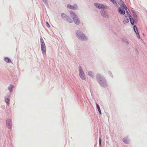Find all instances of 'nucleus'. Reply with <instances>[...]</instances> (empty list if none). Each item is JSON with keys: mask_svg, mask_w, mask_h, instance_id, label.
<instances>
[{"mask_svg": "<svg viewBox=\"0 0 147 147\" xmlns=\"http://www.w3.org/2000/svg\"><path fill=\"white\" fill-rule=\"evenodd\" d=\"M70 16L73 18V20L74 21V23L77 25H78L80 23L79 20L78 19V17H77L75 13L72 12H70Z\"/></svg>", "mask_w": 147, "mask_h": 147, "instance_id": "f257e3e1", "label": "nucleus"}, {"mask_svg": "<svg viewBox=\"0 0 147 147\" xmlns=\"http://www.w3.org/2000/svg\"><path fill=\"white\" fill-rule=\"evenodd\" d=\"M76 34L77 36L80 39L83 40L86 38L84 34L82 32L79 31H77Z\"/></svg>", "mask_w": 147, "mask_h": 147, "instance_id": "f03ea898", "label": "nucleus"}, {"mask_svg": "<svg viewBox=\"0 0 147 147\" xmlns=\"http://www.w3.org/2000/svg\"><path fill=\"white\" fill-rule=\"evenodd\" d=\"M6 125L9 129H11L12 126L11 120L10 119H7L6 121Z\"/></svg>", "mask_w": 147, "mask_h": 147, "instance_id": "7ed1b4c3", "label": "nucleus"}, {"mask_svg": "<svg viewBox=\"0 0 147 147\" xmlns=\"http://www.w3.org/2000/svg\"><path fill=\"white\" fill-rule=\"evenodd\" d=\"M94 5L98 8H106V6L104 5L98 3H95Z\"/></svg>", "mask_w": 147, "mask_h": 147, "instance_id": "20e7f679", "label": "nucleus"}, {"mask_svg": "<svg viewBox=\"0 0 147 147\" xmlns=\"http://www.w3.org/2000/svg\"><path fill=\"white\" fill-rule=\"evenodd\" d=\"M99 82L100 84L102 87H105L107 86V83L104 80H101Z\"/></svg>", "mask_w": 147, "mask_h": 147, "instance_id": "39448f33", "label": "nucleus"}, {"mask_svg": "<svg viewBox=\"0 0 147 147\" xmlns=\"http://www.w3.org/2000/svg\"><path fill=\"white\" fill-rule=\"evenodd\" d=\"M134 29L135 31V32L136 33V34L138 36V38H140V36L138 32V30L137 28L136 27V25H134Z\"/></svg>", "mask_w": 147, "mask_h": 147, "instance_id": "423d86ee", "label": "nucleus"}, {"mask_svg": "<svg viewBox=\"0 0 147 147\" xmlns=\"http://www.w3.org/2000/svg\"><path fill=\"white\" fill-rule=\"evenodd\" d=\"M119 12L120 14L123 15H124L125 14V10L123 8L121 9V8H119Z\"/></svg>", "mask_w": 147, "mask_h": 147, "instance_id": "0eeeda50", "label": "nucleus"}, {"mask_svg": "<svg viewBox=\"0 0 147 147\" xmlns=\"http://www.w3.org/2000/svg\"><path fill=\"white\" fill-rule=\"evenodd\" d=\"M67 7L70 9H75L76 8L77 6L76 5L72 6L69 4H68L67 5Z\"/></svg>", "mask_w": 147, "mask_h": 147, "instance_id": "6e6552de", "label": "nucleus"}, {"mask_svg": "<svg viewBox=\"0 0 147 147\" xmlns=\"http://www.w3.org/2000/svg\"><path fill=\"white\" fill-rule=\"evenodd\" d=\"M129 19L132 25H134V21L133 18L130 15H129Z\"/></svg>", "mask_w": 147, "mask_h": 147, "instance_id": "1a4fd4ad", "label": "nucleus"}, {"mask_svg": "<svg viewBox=\"0 0 147 147\" xmlns=\"http://www.w3.org/2000/svg\"><path fill=\"white\" fill-rule=\"evenodd\" d=\"M129 19L127 18V17H125L124 18L123 22L124 24H126L129 22Z\"/></svg>", "mask_w": 147, "mask_h": 147, "instance_id": "9d476101", "label": "nucleus"}, {"mask_svg": "<svg viewBox=\"0 0 147 147\" xmlns=\"http://www.w3.org/2000/svg\"><path fill=\"white\" fill-rule=\"evenodd\" d=\"M13 86L12 85H10V86L8 87V89L10 92H12V90L13 89Z\"/></svg>", "mask_w": 147, "mask_h": 147, "instance_id": "9b49d317", "label": "nucleus"}, {"mask_svg": "<svg viewBox=\"0 0 147 147\" xmlns=\"http://www.w3.org/2000/svg\"><path fill=\"white\" fill-rule=\"evenodd\" d=\"M96 105L99 113L101 114V111L99 105L97 103H96Z\"/></svg>", "mask_w": 147, "mask_h": 147, "instance_id": "f8f14e48", "label": "nucleus"}, {"mask_svg": "<svg viewBox=\"0 0 147 147\" xmlns=\"http://www.w3.org/2000/svg\"><path fill=\"white\" fill-rule=\"evenodd\" d=\"M123 141L125 143H128L129 140L127 138H125L123 139Z\"/></svg>", "mask_w": 147, "mask_h": 147, "instance_id": "ddd939ff", "label": "nucleus"}, {"mask_svg": "<svg viewBox=\"0 0 147 147\" xmlns=\"http://www.w3.org/2000/svg\"><path fill=\"white\" fill-rule=\"evenodd\" d=\"M67 20L68 22L69 23H72L73 22L72 20L68 16H67Z\"/></svg>", "mask_w": 147, "mask_h": 147, "instance_id": "4468645a", "label": "nucleus"}, {"mask_svg": "<svg viewBox=\"0 0 147 147\" xmlns=\"http://www.w3.org/2000/svg\"><path fill=\"white\" fill-rule=\"evenodd\" d=\"M80 76L82 79L84 80L85 79L86 77L85 74H80Z\"/></svg>", "mask_w": 147, "mask_h": 147, "instance_id": "2eb2a0df", "label": "nucleus"}, {"mask_svg": "<svg viewBox=\"0 0 147 147\" xmlns=\"http://www.w3.org/2000/svg\"><path fill=\"white\" fill-rule=\"evenodd\" d=\"M43 54H45L46 53V48H41Z\"/></svg>", "mask_w": 147, "mask_h": 147, "instance_id": "dca6fc26", "label": "nucleus"}, {"mask_svg": "<svg viewBox=\"0 0 147 147\" xmlns=\"http://www.w3.org/2000/svg\"><path fill=\"white\" fill-rule=\"evenodd\" d=\"M5 61L7 62H10L11 60L8 58L6 57L5 58Z\"/></svg>", "mask_w": 147, "mask_h": 147, "instance_id": "f3484780", "label": "nucleus"}, {"mask_svg": "<svg viewBox=\"0 0 147 147\" xmlns=\"http://www.w3.org/2000/svg\"><path fill=\"white\" fill-rule=\"evenodd\" d=\"M9 100H9V97H8V98H6L5 99V102L7 104L9 102Z\"/></svg>", "mask_w": 147, "mask_h": 147, "instance_id": "a211bd4d", "label": "nucleus"}, {"mask_svg": "<svg viewBox=\"0 0 147 147\" xmlns=\"http://www.w3.org/2000/svg\"><path fill=\"white\" fill-rule=\"evenodd\" d=\"M40 43L41 44H45L44 43V40L43 39V38H42L41 37L40 38Z\"/></svg>", "mask_w": 147, "mask_h": 147, "instance_id": "6ab92c4d", "label": "nucleus"}, {"mask_svg": "<svg viewBox=\"0 0 147 147\" xmlns=\"http://www.w3.org/2000/svg\"><path fill=\"white\" fill-rule=\"evenodd\" d=\"M61 17L63 18H64L67 17L66 15L64 13H62L61 14Z\"/></svg>", "mask_w": 147, "mask_h": 147, "instance_id": "aec40b11", "label": "nucleus"}, {"mask_svg": "<svg viewBox=\"0 0 147 147\" xmlns=\"http://www.w3.org/2000/svg\"><path fill=\"white\" fill-rule=\"evenodd\" d=\"M41 48H46L45 45V44H41Z\"/></svg>", "mask_w": 147, "mask_h": 147, "instance_id": "412c9836", "label": "nucleus"}, {"mask_svg": "<svg viewBox=\"0 0 147 147\" xmlns=\"http://www.w3.org/2000/svg\"><path fill=\"white\" fill-rule=\"evenodd\" d=\"M113 3L117 4L115 0H110Z\"/></svg>", "mask_w": 147, "mask_h": 147, "instance_id": "4be33fe9", "label": "nucleus"}, {"mask_svg": "<svg viewBox=\"0 0 147 147\" xmlns=\"http://www.w3.org/2000/svg\"><path fill=\"white\" fill-rule=\"evenodd\" d=\"M42 0L45 4L47 3H48L47 0Z\"/></svg>", "mask_w": 147, "mask_h": 147, "instance_id": "5701e85b", "label": "nucleus"}, {"mask_svg": "<svg viewBox=\"0 0 147 147\" xmlns=\"http://www.w3.org/2000/svg\"><path fill=\"white\" fill-rule=\"evenodd\" d=\"M123 7L124 8H125L126 10H127V8L126 7V5L124 4V5H123Z\"/></svg>", "mask_w": 147, "mask_h": 147, "instance_id": "b1692460", "label": "nucleus"}, {"mask_svg": "<svg viewBox=\"0 0 147 147\" xmlns=\"http://www.w3.org/2000/svg\"><path fill=\"white\" fill-rule=\"evenodd\" d=\"M46 23L47 26L48 27H50V26L49 24L47 22H46Z\"/></svg>", "mask_w": 147, "mask_h": 147, "instance_id": "393cba45", "label": "nucleus"}, {"mask_svg": "<svg viewBox=\"0 0 147 147\" xmlns=\"http://www.w3.org/2000/svg\"><path fill=\"white\" fill-rule=\"evenodd\" d=\"M99 143L100 144H101V138H100L99 139Z\"/></svg>", "mask_w": 147, "mask_h": 147, "instance_id": "a878e982", "label": "nucleus"}, {"mask_svg": "<svg viewBox=\"0 0 147 147\" xmlns=\"http://www.w3.org/2000/svg\"><path fill=\"white\" fill-rule=\"evenodd\" d=\"M127 13H128V11H127Z\"/></svg>", "mask_w": 147, "mask_h": 147, "instance_id": "bb28decb", "label": "nucleus"}]
</instances>
